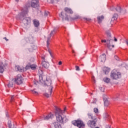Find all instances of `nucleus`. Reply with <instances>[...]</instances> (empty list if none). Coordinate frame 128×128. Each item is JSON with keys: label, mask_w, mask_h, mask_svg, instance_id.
<instances>
[{"label": "nucleus", "mask_w": 128, "mask_h": 128, "mask_svg": "<svg viewBox=\"0 0 128 128\" xmlns=\"http://www.w3.org/2000/svg\"><path fill=\"white\" fill-rule=\"evenodd\" d=\"M44 96H46V98H49L50 97V94H48V93H45L44 94Z\"/></svg>", "instance_id": "58836bf2"}, {"label": "nucleus", "mask_w": 128, "mask_h": 128, "mask_svg": "<svg viewBox=\"0 0 128 128\" xmlns=\"http://www.w3.org/2000/svg\"><path fill=\"white\" fill-rule=\"evenodd\" d=\"M72 124L74 126H76L79 128H84L86 126V124H84V122L80 119L72 121Z\"/></svg>", "instance_id": "39448f33"}, {"label": "nucleus", "mask_w": 128, "mask_h": 128, "mask_svg": "<svg viewBox=\"0 0 128 128\" xmlns=\"http://www.w3.org/2000/svg\"><path fill=\"white\" fill-rule=\"evenodd\" d=\"M8 88H12V86H14V84H12V82H9V84H8Z\"/></svg>", "instance_id": "72a5a7b5"}, {"label": "nucleus", "mask_w": 128, "mask_h": 128, "mask_svg": "<svg viewBox=\"0 0 128 128\" xmlns=\"http://www.w3.org/2000/svg\"><path fill=\"white\" fill-rule=\"evenodd\" d=\"M118 15L116 14H114L111 19V22H114V20H118Z\"/></svg>", "instance_id": "5701e85b"}, {"label": "nucleus", "mask_w": 128, "mask_h": 128, "mask_svg": "<svg viewBox=\"0 0 128 128\" xmlns=\"http://www.w3.org/2000/svg\"><path fill=\"white\" fill-rule=\"evenodd\" d=\"M94 112L95 114H98V108H94Z\"/></svg>", "instance_id": "f704fd0d"}, {"label": "nucleus", "mask_w": 128, "mask_h": 128, "mask_svg": "<svg viewBox=\"0 0 128 128\" xmlns=\"http://www.w3.org/2000/svg\"><path fill=\"white\" fill-rule=\"evenodd\" d=\"M72 54H74V50H72Z\"/></svg>", "instance_id": "603ef678"}, {"label": "nucleus", "mask_w": 128, "mask_h": 128, "mask_svg": "<svg viewBox=\"0 0 128 128\" xmlns=\"http://www.w3.org/2000/svg\"><path fill=\"white\" fill-rule=\"evenodd\" d=\"M100 90L101 92H104V88H100Z\"/></svg>", "instance_id": "79ce46f5"}, {"label": "nucleus", "mask_w": 128, "mask_h": 128, "mask_svg": "<svg viewBox=\"0 0 128 128\" xmlns=\"http://www.w3.org/2000/svg\"><path fill=\"white\" fill-rule=\"evenodd\" d=\"M32 94H36V95L38 94V92H36L34 90H32Z\"/></svg>", "instance_id": "e433bc0d"}, {"label": "nucleus", "mask_w": 128, "mask_h": 128, "mask_svg": "<svg viewBox=\"0 0 128 128\" xmlns=\"http://www.w3.org/2000/svg\"><path fill=\"white\" fill-rule=\"evenodd\" d=\"M44 16L48 18V16H50V14L48 11H45L44 12Z\"/></svg>", "instance_id": "cd10ccee"}, {"label": "nucleus", "mask_w": 128, "mask_h": 128, "mask_svg": "<svg viewBox=\"0 0 128 128\" xmlns=\"http://www.w3.org/2000/svg\"><path fill=\"white\" fill-rule=\"evenodd\" d=\"M28 8H24L22 10V12L20 13L18 16H16V18L18 20H21L24 24H28L30 22V18H25L26 16L28 14Z\"/></svg>", "instance_id": "f257e3e1"}, {"label": "nucleus", "mask_w": 128, "mask_h": 128, "mask_svg": "<svg viewBox=\"0 0 128 128\" xmlns=\"http://www.w3.org/2000/svg\"><path fill=\"white\" fill-rule=\"evenodd\" d=\"M84 20H86L87 22H90L91 20L90 18H84Z\"/></svg>", "instance_id": "37998d69"}, {"label": "nucleus", "mask_w": 128, "mask_h": 128, "mask_svg": "<svg viewBox=\"0 0 128 128\" xmlns=\"http://www.w3.org/2000/svg\"><path fill=\"white\" fill-rule=\"evenodd\" d=\"M57 29L56 28H54L53 30L51 31V32L50 33V34L48 36L47 38V48H48V42L50 40V38L52 36H54V34H56V32Z\"/></svg>", "instance_id": "6e6552de"}, {"label": "nucleus", "mask_w": 128, "mask_h": 128, "mask_svg": "<svg viewBox=\"0 0 128 128\" xmlns=\"http://www.w3.org/2000/svg\"><path fill=\"white\" fill-rule=\"evenodd\" d=\"M59 16L60 18H62V20H64V14H62V12H61L60 14H59Z\"/></svg>", "instance_id": "7c9ffc66"}, {"label": "nucleus", "mask_w": 128, "mask_h": 128, "mask_svg": "<svg viewBox=\"0 0 128 128\" xmlns=\"http://www.w3.org/2000/svg\"><path fill=\"white\" fill-rule=\"evenodd\" d=\"M114 42H118V39H116V38H115L114 37Z\"/></svg>", "instance_id": "09e8293b"}, {"label": "nucleus", "mask_w": 128, "mask_h": 128, "mask_svg": "<svg viewBox=\"0 0 128 128\" xmlns=\"http://www.w3.org/2000/svg\"><path fill=\"white\" fill-rule=\"evenodd\" d=\"M42 66L43 68H48L50 64L46 61H43L42 62Z\"/></svg>", "instance_id": "2eb2a0df"}, {"label": "nucleus", "mask_w": 128, "mask_h": 128, "mask_svg": "<svg viewBox=\"0 0 128 128\" xmlns=\"http://www.w3.org/2000/svg\"><path fill=\"white\" fill-rule=\"evenodd\" d=\"M14 96H12L10 102H14Z\"/></svg>", "instance_id": "ea45409f"}, {"label": "nucleus", "mask_w": 128, "mask_h": 128, "mask_svg": "<svg viewBox=\"0 0 128 128\" xmlns=\"http://www.w3.org/2000/svg\"><path fill=\"white\" fill-rule=\"evenodd\" d=\"M100 60L102 62H104L106 60V55L104 54H103L100 56Z\"/></svg>", "instance_id": "4468645a"}, {"label": "nucleus", "mask_w": 128, "mask_h": 128, "mask_svg": "<svg viewBox=\"0 0 128 128\" xmlns=\"http://www.w3.org/2000/svg\"><path fill=\"white\" fill-rule=\"evenodd\" d=\"M31 6L34 8H36L38 7V0H32Z\"/></svg>", "instance_id": "9b49d317"}, {"label": "nucleus", "mask_w": 128, "mask_h": 128, "mask_svg": "<svg viewBox=\"0 0 128 128\" xmlns=\"http://www.w3.org/2000/svg\"><path fill=\"white\" fill-rule=\"evenodd\" d=\"M16 70H17L18 72H24V68H20V66H16Z\"/></svg>", "instance_id": "393cba45"}, {"label": "nucleus", "mask_w": 128, "mask_h": 128, "mask_svg": "<svg viewBox=\"0 0 128 128\" xmlns=\"http://www.w3.org/2000/svg\"><path fill=\"white\" fill-rule=\"evenodd\" d=\"M4 72V65L2 63H0V72L2 74Z\"/></svg>", "instance_id": "412c9836"}, {"label": "nucleus", "mask_w": 128, "mask_h": 128, "mask_svg": "<svg viewBox=\"0 0 128 128\" xmlns=\"http://www.w3.org/2000/svg\"><path fill=\"white\" fill-rule=\"evenodd\" d=\"M16 0V2H18V1L20 0Z\"/></svg>", "instance_id": "864d4df0"}, {"label": "nucleus", "mask_w": 128, "mask_h": 128, "mask_svg": "<svg viewBox=\"0 0 128 128\" xmlns=\"http://www.w3.org/2000/svg\"><path fill=\"white\" fill-rule=\"evenodd\" d=\"M88 118H90L91 120H96V117L94 116V115H92V114L88 113Z\"/></svg>", "instance_id": "6ab92c4d"}, {"label": "nucleus", "mask_w": 128, "mask_h": 128, "mask_svg": "<svg viewBox=\"0 0 128 128\" xmlns=\"http://www.w3.org/2000/svg\"><path fill=\"white\" fill-rule=\"evenodd\" d=\"M49 52H50V54H52V52H50V51H49Z\"/></svg>", "instance_id": "4d7b16f0"}, {"label": "nucleus", "mask_w": 128, "mask_h": 128, "mask_svg": "<svg viewBox=\"0 0 128 128\" xmlns=\"http://www.w3.org/2000/svg\"><path fill=\"white\" fill-rule=\"evenodd\" d=\"M118 100V96H116L114 98V100Z\"/></svg>", "instance_id": "a19ab883"}, {"label": "nucleus", "mask_w": 128, "mask_h": 128, "mask_svg": "<svg viewBox=\"0 0 128 128\" xmlns=\"http://www.w3.org/2000/svg\"><path fill=\"white\" fill-rule=\"evenodd\" d=\"M8 126L9 128H12V121L11 120H8Z\"/></svg>", "instance_id": "2f4dec72"}, {"label": "nucleus", "mask_w": 128, "mask_h": 128, "mask_svg": "<svg viewBox=\"0 0 128 128\" xmlns=\"http://www.w3.org/2000/svg\"><path fill=\"white\" fill-rule=\"evenodd\" d=\"M6 116L7 118H8V113L6 114Z\"/></svg>", "instance_id": "8fccbe9b"}, {"label": "nucleus", "mask_w": 128, "mask_h": 128, "mask_svg": "<svg viewBox=\"0 0 128 128\" xmlns=\"http://www.w3.org/2000/svg\"><path fill=\"white\" fill-rule=\"evenodd\" d=\"M15 82L17 84H22L24 82V78L20 74H18L16 76L14 80Z\"/></svg>", "instance_id": "0eeeda50"}, {"label": "nucleus", "mask_w": 128, "mask_h": 128, "mask_svg": "<svg viewBox=\"0 0 128 128\" xmlns=\"http://www.w3.org/2000/svg\"><path fill=\"white\" fill-rule=\"evenodd\" d=\"M76 68V70L77 72H80V66H75Z\"/></svg>", "instance_id": "c9c22d12"}, {"label": "nucleus", "mask_w": 128, "mask_h": 128, "mask_svg": "<svg viewBox=\"0 0 128 128\" xmlns=\"http://www.w3.org/2000/svg\"><path fill=\"white\" fill-rule=\"evenodd\" d=\"M104 16H98L97 20H98V22L99 24H100L102 22V20H104Z\"/></svg>", "instance_id": "4be33fe9"}, {"label": "nucleus", "mask_w": 128, "mask_h": 128, "mask_svg": "<svg viewBox=\"0 0 128 128\" xmlns=\"http://www.w3.org/2000/svg\"><path fill=\"white\" fill-rule=\"evenodd\" d=\"M122 78V74L120 72H118L116 70H112L110 72V78L112 80H118Z\"/></svg>", "instance_id": "20e7f679"}, {"label": "nucleus", "mask_w": 128, "mask_h": 128, "mask_svg": "<svg viewBox=\"0 0 128 128\" xmlns=\"http://www.w3.org/2000/svg\"><path fill=\"white\" fill-rule=\"evenodd\" d=\"M108 104H110V102H108V100L106 98L104 99V106H108Z\"/></svg>", "instance_id": "a878e982"}, {"label": "nucleus", "mask_w": 128, "mask_h": 128, "mask_svg": "<svg viewBox=\"0 0 128 128\" xmlns=\"http://www.w3.org/2000/svg\"><path fill=\"white\" fill-rule=\"evenodd\" d=\"M39 82H41V84H44V76H42V75L39 76Z\"/></svg>", "instance_id": "b1692460"}, {"label": "nucleus", "mask_w": 128, "mask_h": 128, "mask_svg": "<svg viewBox=\"0 0 128 128\" xmlns=\"http://www.w3.org/2000/svg\"><path fill=\"white\" fill-rule=\"evenodd\" d=\"M55 116H56L57 122L60 124H66V122H68V118H66V116L62 114V110L58 108H56Z\"/></svg>", "instance_id": "f03ea898"}, {"label": "nucleus", "mask_w": 128, "mask_h": 128, "mask_svg": "<svg viewBox=\"0 0 128 128\" xmlns=\"http://www.w3.org/2000/svg\"><path fill=\"white\" fill-rule=\"evenodd\" d=\"M112 48H114V45H112Z\"/></svg>", "instance_id": "5fc2aeb1"}, {"label": "nucleus", "mask_w": 128, "mask_h": 128, "mask_svg": "<svg viewBox=\"0 0 128 128\" xmlns=\"http://www.w3.org/2000/svg\"><path fill=\"white\" fill-rule=\"evenodd\" d=\"M64 10L66 12H67V14H74V12H72V10L70 8H65Z\"/></svg>", "instance_id": "a211bd4d"}, {"label": "nucleus", "mask_w": 128, "mask_h": 128, "mask_svg": "<svg viewBox=\"0 0 128 128\" xmlns=\"http://www.w3.org/2000/svg\"><path fill=\"white\" fill-rule=\"evenodd\" d=\"M4 40H6V42H8V39L6 38V37L4 38Z\"/></svg>", "instance_id": "49530a36"}, {"label": "nucleus", "mask_w": 128, "mask_h": 128, "mask_svg": "<svg viewBox=\"0 0 128 128\" xmlns=\"http://www.w3.org/2000/svg\"><path fill=\"white\" fill-rule=\"evenodd\" d=\"M115 58L116 60H118V56H115Z\"/></svg>", "instance_id": "de8ad7c7"}, {"label": "nucleus", "mask_w": 128, "mask_h": 128, "mask_svg": "<svg viewBox=\"0 0 128 128\" xmlns=\"http://www.w3.org/2000/svg\"><path fill=\"white\" fill-rule=\"evenodd\" d=\"M30 68L32 70H34L36 69V64L27 65L26 66V70H30Z\"/></svg>", "instance_id": "f8f14e48"}, {"label": "nucleus", "mask_w": 128, "mask_h": 128, "mask_svg": "<svg viewBox=\"0 0 128 128\" xmlns=\"http://www.w3.org/2000/svg\"><path fill=\"white\" fill-rule=\"evenodd\" d=\"M33 24L35 28H38L40 26V21L38 20H33Z\"/></svg>", "instance_id": "dca6fc26"}, {"label": "nucleus", "mask_w": 128, "mask_h": 128, "mask_svg": "<svg viewBox=\"0 0 128 128\" xmlns=\"http://www.w3.org/2000/svg\"><path fill=\"white\" fill-rule=\"evenodd\" d=\"M38 72L40 76H42V74H44V71H42V70L40 69L38 70Z\"/></svg>", "instance_id": "473e14b6"}, {"label": "nucleus", "mask_w": 128, "mask_h": 128, "mask_svg": "<svg viewBox=\"0 0 128 128\" xmlns=\"http://www.w3.org/2000/svg\"><path fill=\"white\" fill-rule=\"evenodd\" d=\"M103 80H104V82H106L107 84H108V82H110V79L108 78H104Z\"/></svg>", "instance_id": "c85d7f7f"}, {"label": "nucleus", "mask_w": 128, "mask_h": 128, "mask_svg": "<svg viewBox=\"0 0 128 128\" xmlns=\"http://www.w3.org/2000/svg\"><path fill=\"white\" fill-rule=\"evenodd\" d=\"M92 80L94 82V84H96V79H94V76L92 77Z\"/></svg>", "instance_id": "4c0bfd02"}, {"label": "nucleus", "mask_w": 128, "mask_h": 128, "mask_svg": "<svg viewBox=\"0 0 128 128\" xmlns=\"http://www.w3.org/2000/svg\"><path fill=\"white\" fill-rule=\"evenodd\" d=\"M48 2L49 4H54V2H58V0H48Z\"/></svg>", "instance_id": "c756f323"}, {"label": "nucleus", "mask_w": 128, "mask_h": 128, "mask_svg": "<svg viewBox=\"0 0 128 128\" xmlns=\"http://www.w3.org/2000/svg\"><path fill=\"white\" fill-rule=\"evenodd\" d=\"M106 128H110V126H106Z\"/></svg>", "instance_id": "3c124183"}, {"label": "nucleus", "mask_w": 128, "mask_h": 128, "mask_svg": "<svg viewBox=\"0 0 128 128\" xmlns=\"http://www.w3.org/2000/svg\"><path fill=\"white\" fill-rule=\"evenodd\" d=\"M110 10L112 11L116 10V12H120V13L122 12V8L120 6H118L116 8H114V7H112L110 8Z\"/></svg>", "instance_id": "ddd939ff"}, {"label": "nucleus", "mask_w": 128, "mask_h": 128, "mask_svg": "<svg viewBox=\"0 0 128 128\" xmlns=\"http://www.w3.org/2000/svg\"><path fill=\"white\" fill-rule=\"evenodd\" d=\"M54 118V114H50L44 117V120H48L50 118Z\"/></svg>", "instance_id": "f3484780"}, {"label": "nucleus", "mask_w": 128, "mask_h": 128, "mask_svg": "<svg viewBox=\"0 0 128 128\" xmlns=\"http://www.w3.org/2000/svg\"><path fill=\"white\" fill-rule=\"evenodd\" d=\"M44 60V58H43Z\"/></svg>", "instance_id": "bf43d9fd"}, {"label": "nucleus", "mask_w": 128, "mask_h": 128, "mask_svg": "<svg viewBox=\"0 0 128 128\" xmlns=\"http://www.w3.org/2000/svg\"><path fill=\"white\" fill-rule=\"evenodd\" d=\"M62 61H60L58 62V65L59 66H62Z\"/></svg>", "instance_id": "c03bdc74"}, {"label": "nucleus", "mask_w": 128, "mask_h": 128, "mask_svg": "<svg viewBox=\"0 0 128 128\" xmlns=\"http://www.w3.org/2000/svg\"><path fill=\"white\" fill-rule=\"evenodd\" d=\"M66 20H68V16L66 15V17L65 18Z\"/></svg>", "instance_id": "a18cd8bd"}, {"label": "nucleus", "mask_w": 128, "mask_h": 128, "mask_svg": "<svg viewBox=\"0 0 128 128\" xmlns=\"http://www.w3.org/2000/svg\"><path fill=\"white\" fill-rule=\"evenodd\" d=\"M52 81L50 78H46V81L44 82V86H50L48 88V90L50 92V94H52V88H54L52 86Z\"/></svg>", "instance_id": "423d86ee"}, {"label": "nucleus", "mask_w": 128, "mask_h": 128, "mask_svg": "<svg viewBox=\"0 0 128 128\" xmlns=\"http://www.w3.org/2000/svg\"><path fill=\"white\" fill-rule=\"evenodd\" d=\"M106 34L108 37L107 40H102V42H106L107 44V48H110L112 45L110 44V42H114V40L112 39V35L110 34V30H108L106 32Z\"/></svg>", "instance_id": "7ed1b4c3"}, {"label": "nucleus", "mask_w": 128, "mask_h": 128, "mask_svg": "<svg viewBox=\"0 0 128 128\" xmlns=\"http://www.w3.org/2000/svg\"><path fill=\"white\" fill-rule=\"evenodd\" d=\"M51 128H62V125L58 122H54L51 124Z\"/></svg>", "instance_id": "9d476101"}, {"label": "nucleus", "mask_w": 128, "mask_h": 128, "mask_svg": "<svg viewBox=\"0 0 128 128\" xmlns=\"http://www.w3.org/2000/svg\"><path fill=\"white\" fill-rule=\"evenodd\" d=\"M20 68H19V70H20Z\"/></svg>", "instance_id": "6e6d98bb"}, {"label": "nucleus", "mask_w": 128, "mask_h": 128, "mask_svg": "<svg viewBox=\"0 0 128 128\" xmlns=\"http://www.w3.org/2000/svg\"><path fill=\"white\" fill-rule=\"evenodd\" d=\"M34 84H36V82H34Z\"/></svg>", "instance_id": "13d9d810"}, {"label": "nucleus", "mask_w": 128, "mask_h": 128, "mask_svg": "<svg viewBox=\"0 0 128 128\" xmlns=\"http://www.w3.org/2000/svg\"><path fill=\"white\" fill-rule=\"evenodd\" d=\"M87 124L90 128H94L96 124V120H89Z\"/></svg>", "instance_id": "1a4fd4ad"}, {"label": "nucleus", "mask_w": 128, "mask_h": 128, "mask_svg": "<svg viewBox=\"0 0 128 128\" xmlns=\"http://www.w3.org/2000/svg\"><path fill=\"white\" fill-rule=\"evenodd\" d=\"M80 18V16H75L74 17L71 18L70 20H78Z\"/></svg>", "instance_id": "bb28decb"}, {"label": "nucleus", "mask_w": 128, "mask_h": 128, "mask_svg": "<svg viewBox=\"0 0 128 128\" xmlns=\"http://www.w3.org/2000/svg\"><path fill=\"white\" fill-rule=\"evenodd\" d=\"M110 71V68L108 67H104L103 69V72H104L105 74H108Z\"/></svg>", "instance_id": "aec40b11"}]
</instances>
